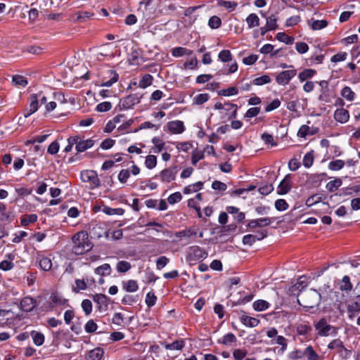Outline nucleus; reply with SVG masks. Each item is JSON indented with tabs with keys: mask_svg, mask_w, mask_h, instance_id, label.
<instances>
[{
	"mask_svg": "<svg viewBox=\"0 0 360 360\" xmlns=\"http://www.w3.org/2000/svg\"><path fill=\"white\" fill-rule=\"evenodd\" d=\"M292 188L290 176L287 174L285 178L280 182L277 188V193L278 195H285L288 193Z\"/></svg>",
	"mask_w": 360,
	"mask_h": 360,
	"instance_id": "15",
	"label": "nucleus"
},
{
	"mask_svg": "<svg viewBox=\"0 0 360 360\" xmlns=\"http://www.w3.org/2000/svg\"><path fill=\"white\" fill-rule=\"evenodd\" d=\"M210 98V95L207 93L200 94L194 97V103L197 105H201L207 102Z\"/></svg>",
	"mask_w": 360,
	"mask_h": 360,
	"instance_id": "63",
	"label": "nucleus"
},
{
	"mask_svg": "<svg viewBox=\"0 0 360 360\" xmlns=\"http://www.w3.org/2000/svg\"><path fill=\"white\" fill-rule=\"evenodd\" d=\"M13 84L18 87H25L27 85V79L22 75H16L12 78Z\"/></svg>",
	"mask_w": 360,
	"mask_h": 360,
	"instance_id": "33",
	"label": "nucleus"
},
{
	"mask_svg": "<svg viewBox=\"0 0 360 360\" xmlns=\"http://www.w3.org/2000/svg\"><path fill=\"white\" fill-rule=\"evenodd\" d=\"M219 59L223 62L226 63L232 60V55L229 50L224 49L219 53Z\"/></svg>",
	"mask_w": 360,
	"mask_h": 360,
	"instance_id": "57",
	"label": "nucleus"
},
{
	"mask_svg": "<svg viewBox=\"0 0 360 360\" xmlns=\"http://www.w3.org/2000/svg\"><path fill=\"white\" fill-rule=\"evenodd\" d=\"M131 266L129 262L127 261H120L117 262L116 269L120 273H125L131 269Z\"/></svg>",
	"mask_w": 360,
	"mask_h": 360,
	"instance_id": "56",
	"label": "nucleus"
},
{
	"mask_svg": "<svg viewBox=\"0 0 360 360\" xmlns=\"http://www.w3.org/2000/svg\"><path fill=\"white\" fill-rule=\"evenodd\" d=\"M304 356L307 358V360H319V356L314 351L311 346H307L304 349Z\"/></svg>",
	"mask_w": 360,
	"mask_h": 360,
	"instance_id": "35",
	"label": "nucleus"
},
{
	"mask_svg": "<svg viewBox=\"0 0 360 360\" xmlns=\"http://www.w3.org/2000/svg\"><path fill=\"white\" fill-rule=\"evenodd\" d=\"M82 308L86 316H89L92 311V302L88 299H85L82 302Z\"/></svg>",
	"mask_w": 360,
	"mask_h": 360,
	"instance_id": "62",
	"label": "nucleus"
},
{
	"mask_svg": "<svg viewBox=\"0 0 360 360\" xmlns=\"http://www.w3.org/2000/svg\"><path fill=\"white\" fill-rule=\"evenodd\" d=\"M237 341L236 335L232 333H229L224 335L221 339L218 340L219 344H222L226 346L231 345Z\"/></svg>",
	"mask_w": 360,
	"mask_h": 360,
	"instance_id": "26",
	"label": "nucleus"
},
{
	"mask_svg": "<svg viewBox=\"0 0 360 360\" xmlns=\"http://www.w3.org/2000/svg\"><path fill=\"white\" fill-rule=\"evenodd\" d=\"M193 53V51L187 49L184 47H176L172 51V55L174 57H181L184 55L190 56Z\"/></svg>",
	"mask_w": 360,
	"mask_h": 360,
	"instance_id": "37",
	"label": "nucleus"
},
{
	"mask_svg": "<svg viewBox=\"0 0 360 360\" xmlns=\"http://www.w3.org/2000/svg\"><path fill=\"white\" fill-rule=\"evenodd\" d=\"M307 297L309 298V301L307 304L303 305L304 307L313 308L315 306H318L321 302V295L318 290L315 289H311L310 292L307 294Z\"/></svg>",
	"mask_w": 360,
	"mask_h": 360,
	"instance_id": "11",
	"label": "nucleus"
},
{
	"mask_svg": "<svg viewBox=\"0 0 360 360\" xmlns=\"http://www.w3.org/2000/svg\"><path fill=\"white\" fill-rule=\"evenodd\" d=\"M72 241L73 243L72 252L76 255H84L89 252L93 248V244L89 239L88 234L84 231L75 233L72 238Z\"/></svg>",
	"mask_w": 360,
	"mask_h": 360,
	"instance_id": "1",
	"label": "nucleus"
},
{
	"mask_svg": "<svg viewBox=\"0 0 360 360\" xmlns=\"http://www.w3.org/2000/svg\"><path fill=\"white\" fill-rule=\"evenodd\" d=\"M218 5L224 7L229 12L234 11L238 6V3L233 1L221 0L218 2Z\"/></svg>",
	"mask_w": 360,
	"mask_h": 360,
	"instance_id": "47",
	"label": "nucleus"
},
{
	"mask_svg": "<svg viewBox=\"0 0 360 360\" xmlns=\"http://www.w3.org/2000/svg\"><path fill=\"white\" fill-rule=\"evenodd\" d=\"M339 289L341 291L349 292L352 290L353 285L350 281L349 276H344L338 282Z\"/></svg>",
	"mask_w": 360,
	"mask_h": 360,
	"instance_id": "22",
	"label": "nucleus"
},
{
	"mask_svg": "<svg viewBox=\"0 0 360 360\" xmlns=\"http://www.w3.org/2000/svg\"><path fill=\"white\" fill-rule=\"evenodd\" d=\"M208 25L212 29H217L221 25V20L219 17L213 15L209 19Z\"/></svg>",
	"mask_w": 360,
	"mask_h": 360,
	"instance_id": "60",
	"label": "nucleus"
},
{
	"mask_svg": "<svg viewBox=\"0 0 360 360\" xmlns=\"http://www.w3.org/2000/svg\"><path fill=\"white\" fill-rule=\"evenodd\" d=\"M276 39L288 45L292 44L295 40L292 37L287 35L285 32H278Z\"/></svg>",
	"mask_w": 360,
	"mask_h": 360,
	"instance_id": "46",
	"label": "nucleus"
},
{
	"mask_svg": "<svg viewBox=\"0 0 360 360\" xmlns=\"http://www.w3.org/2000/svg\"><path fill=\"white\" fill-rule=\"evenodd\" d=\"M334 118L340 123H346L349 119V111L343 108L337 109L334 112Z\"/></svg>",
	"mask_w": 360,
	"mask_h": 360,
	"instance_id": "18",
	"label": "nucleus"
},
{
	"mask_svg": "<svg viewBox=\"0 0 360 360\" xmlns=\"http://www.w3.org/2000/svg\"><path fill=\"white\" fill-rule=\"evenodd\" d=\"M178 169L176 166L171 167L163 169L160 173V180L162 182L169 183L174 181L176 178Z\"/></svg>",
	"mask_w": 360,
	"mask_h": 360,
	"instance_id": "9",
	"label": "nucleus"
},
{
	"mask_svg": "<svg viewBox=\"0 0 360 360\" xmlns=\"http://www.w3.org/2000/svg\"><path fill=\"white\" fill-rule=\"evenodd\" d=\"M46 101V96L43 91L32 94L29 97V107L24 111V117H30L38 110L40 105L45 104Z\"/></svg>",
	"mask_w": 360,
	"mask_h": 360,
	"instance_id": "3",
	"label": "nucleus"
},
{
	"mask_svg": "<svg viewBox=\"0 0 360 360\" xmlns=\"http://www.w3.org/2000/svg\"><path fill=\"white\" fill-rule=\"evenodd\" d=\"M198 229L195 227H190L187 229L181 230L179 231H176L174 233L175 238H178V241L180 240L181 238H188L191 236H195L198 235Z\"/></svg>",
	"mask_w": 360,
	"mask_h": 360,
	"instance_id": "17",
	"label": "nucleus"
},
{
	"mask_svg": "<svg viewBox=\"0 0 360 360\" xmlns=\"http://www.w3.org/2000/svg\"><path fill=\"white\" fill-rule=\"evenodd\" d=\"M342 184V180L339 178H336L335 179L328 182L326 187L328 191L334 192L339 187L341 186Z\"/></svg>",
	"mask_w": 360,
	"mask_h": 360,
	"instance_id": "48",
	"label": "nucleus"
},
{
	"mask_svg": "<svg viewBox=\"0 0 360 360\" xmlns=\"http://www.w3.org/2000/svg\"><path fill=\"white\" fill-rule=\"evenodd\" d=\"M95 273L100 276H108L111 273V267L109 264H103L95 269Z\"/></svg>",
	"mask_w": 360,
	"mask_h": 360,
	"instance_id": "39",
	"label": "nucleus"
},
{
	"mask_svg": "<svg viewBox=\"0 0 360 360\" xmlns=\"http://www.w3.org/2000/svg\"><path fill=\"white\" fill-rule=\"evenodd\" d=\"M151 142L154 145L153 147V151L155 153H159L163 150L165 143L159 137H153L151 140Z\"/></svg>",
	"mask_w": 360,
	"mask_h": 360,
	"instance_id": "38",
	"label": "nucleus"
},
{
	"mask_svg": "<svg viewBox=\"0 0 360 360\" xmlns=\"http://www.w3.org/2000/svg\"><path fill=\"white\" fill-rule=\"evenodd\" d=\"M328 348L329 349H342V350L345 351V352L346 353V354H348L349 351L345 347L344 345H343V342H342V340H340V339H335L333 340V341H331L328 345ZM347 355H345V356H343L344 358H346Z\"/></svg>",
	"mask_w": 360,
	"mask_h": 360,
	"instance_id": "34",
	"label": "nucleus"
},
{
	"mask_svg": "<svg viewBox=\"0 0 360 360\" xmlns=\"http://www.w3.org/2000/svg\"><path fill=\"white\" fill-rule=\"evenodd\" d=\"M314 156L313 150H311V151L307 153L304 155V156L303 158V160H302V164H303L304 167L306 168L311 167L314 163Z\"/></svg>",
	"mask_w": 360,
	"mask_h": 360,
	"instance_id": "49",
	"label": "nucleus"
},
{
	"mask_svg": "<svg viewBox=\"0 0 360 360\" xmlns=\"http://www.w3.org/2000/svg\"><path fill=\"white\" fill-rule=\"evenodd\" d=\"M47 303V306H46V311H51L56 307L68 305V300L60 294L53 292L51 294Z\"/></svg>",
	"mask_w": 360,
	"mask_h": 360,
	"instance_id": "5",
	"label": "nucleus"
},
{
	"mask_svg": "<svg viewBox=\"0 0 360 360\" xmlns=\"http://www.w3.org/2000/svg\"><path fill=\"white\" fill-rule=\"evenodd\" d=\"M36 307V301L31 297H25L20 302V309L25 312H30Z\"/></svg>",
	"mask_w": 360,
	"mask_h": 360,
	"instance_id": "16",
	"label": "nucleus"
},
{
	"mask_svg": "<svg viewBox=\"0 0 360 360\" xmlns=\"http://www.w3.org/2000/svg\"><path fill=\"white\" fill-rule=\"evenodd\" d=\"M266 27V31H272L276 30L278 27L277 18L274 15L267 17Z\"/></svg>",
	"mask_w": 360,
	"mask_h": 360,
	"instance_id": "42",
	"label": "nucleus"
},
{
	"mask_svg": "<svg viewBox=\"0 0 360 360\" xmlns=\"http://www.w3.org/2000/svg\"><path fill=\"white\" fill-rule=\"evenodd\" d=\"M270 307V304L264 300H258L253 302L252 307L257 311H262L267 309Z\"/></svg>",
	"mask_w": 360,
	"mask_h": 360,
	"instance_id": "30",
	"label": "nucleus"
},
{
	"mask_svg": "<svg viewBox=\"0 0 360 360\" xmlns=\"http://www.w3.org/2000/svg\"><path fill=\"white\" fill-rule=\"evenodd\" d=\"M93 300L98 304L99 311H105L108 307L109 298L103 294H96L93 296Z\"/></svg>",
	"mask_w": 360,
	"mask_h": 360,
	"instance_id": "13",
	"label": "nucleus"
},
{
	"mask_svg": "<svg viewBox=\"0 0 360 360\" xmlns=\"http://www.w3.org/2000/svg\"><path fill=\"white\" fill-rule=\"evenodd\" d=\"M11 314V311L9 310L0 309V326L4 327L7 326L9 323L8 321L11 319L8 316Z\"/></svg>",
	"mask_w": 360,
	"mask_h": 360,
	"instance_id": "53",
	"label": "nucleus"
},
{
	"mask_svg": "<svg viewBox=\"0 0 360 360\" xmlns=\"http://www.w3.org/2000/svg\"><path fill=\"white\" fill-rule=\"evenodd\" d=\"M319 85L321 86V94L319 96L320 101H327L326 97L327 96L328 89V82L326 80H321L319 82Z\"/></svg>",
	"mask_w": 360,
	"mask_h": 360,
	"instance_id": "29",
	"label": "nucleus"
},
{
	"mask_svg": "<svg viewBox=\"0 0 360 360\" xmlns=\"http://www.w3.org/2000/svg\"><path fill=\"white\" fill-rule=\"evenodd\" d=\"M98 326L93 319L89 320L84 325V330L87 333H93L96 331Z\"/></svg>",
	"mask_w": 360,
	"mask_h": 360,
	"instance_id": "61",
	"label": "nucleus"
},
{
	"mask_svg": "<svg viewBox=\"0 0 360 360\" xmlns=\"http://www.w3.org/2000/svg\"><path fill=\"white\" fill-rule=\"evenodd\" d=\"M315 328L321 336H328L333 327L329 325L326 319H321L316 324Z\"/></svg>",
	"mask_w": 360,
	"mask_h": 360,
	"instance_id": "12",
	"label": "nucleus"
},
{
	"mask_svg": "<svg viewBox=\"0 0 360 360\" xmlns=\"http://www.w3.org/2000/svg\"><path fill=\"white\" fill-rule=\"evenodd\" d=\"M224 105L225 106H224V110H225L226 111L232 110V112H231V114L229 115V119L236 118L237 116L238 105L236 104H233V103H231L229 102L225 103Z\"/></svg>",
	"mask_w": 360,
	"mask_h": 360,
	"instance_id": "51",
	"label": "nucleus"
},
{
	"mask_svg": "<svg viewBox=\"0 0 360 360\" xmlns=\"http://www.w3.org/2000/svg\"><path fill=\"white\" fill-rule=\"evenodd\" d=\"M31 336L36 346L39 347L44 344L45 338L42 333L33 330L31 332Z\"/></svg>",
	"mask_w": 360,
	"mask_h": 360,
	"instance_id": "31",
	"label": "nucleus"
},
{
	"mask_svg": "<svg viewBox=\"0 0 360 360\" xmlns=\"http://www.w3.org/2000/svg\"><path fill=\"white\" fill-rule=\"evenodd\" d=\"M319 131L316 127H309L308 125H302L297 132V136L300 138L305 139L309 135H314Z\"/></svg>",
	"mask_w": 360,
	"mask_h": 360,
	"instance_id": "19",
	"label": "nucleus"
},
{
	"mask_svg": "<svg viewBox=\"0 0 360 360\" xmlns=\"http://www.w3.org/2000/svg\"><path fill=\"white\" fill-rule=\"evenodd\" d=\"M345 162L342 160L330 161L328 164V169L332 171H338L344 167Z\"/></svg>",
	"mask_w": 360,
	"mask_h": 360,
	"instance_id": "50",
	"label": "nucleus"
},
{
	"mask_svg": "<svg viewBox=\"0 0 360 360\" xmlns=\"http://www.w3.org/2000/svg\"><path fill=\"white\" fill-rule=\"evenodd\" d=\"M246 22L249 28L257 27L259 25V18L257 14L251 13L247 17Z\"/></svg>",
	"mask_w": 360,
	"mask_h": 360,
	"instance_id": "45",
	"label": "nucleus"
},
{
	"mask_svg": "<svg viewBox=\"0 0 360 360\" xmlns=\"http://www.w3.org/2000/svg\"><path fill=\"white\" fill-rule=\"evenodd\" d=\"M208 256L207 250L199 245L189 246L185 253L186 262L190 265L193 266L198 262H202Z\"/></svg>",
	"mask_w": 360,
	"mask_h": 360,
	"instance_id": "2",
	"label": "nucleus"
},
{
	"mask_svg": "<svg viewBox=\"0 0 360 360\" xmlns=\"http://www.w3.org/2000/svg\"><path fill=\"white\" fill-rule=\"evenodd\" d=\"M340 95L348 101H352L354 99L355 94L349 86H345L340 91Z\"/></svg>",
	"mask_w": 360,
	"mask_h": 360,
	"instance_id": "44",
	"label": "nucleus"
},
{
	"mask_svg": "<svg viewBox=\"0 0 360 360\" xmlns=\"http://www.w3.org/2000/svg\"><path fill=\"white\" fill-rule=\"evenodd\" d=\"M104 350L101 347H96L90 350L86 357V360H103Z\"/></svg>",
	"mask_w": 360,
	"mask_h": 360,
	"instance_id": "20",
	"label": "nucleus"
},
{
	"mask_svg": "<svg viewBox=\"0 0 360 360\" xmlns=\"http://www.w3.org/2000/svg\"><path fill=\"white\" fill-rule=\"evenodd\" d=\"M202 186L203 183L202 181H198L195 184H192L184 187L183 192L184 194H190L201 190L202 188Z\"/></svg>",
	"mask_w": 360,
	"mask_h": 360,
	"instance_id": "27",
	"label": "nucleus"
},
{
	"mask_svg": "<svg viewBox=\"0 0 360 360\" xmlns=\"http://www.w3.org/2000/svg\"><path fill=\"white\" fill-rule=\"evenodd\" d=\"M296 74L297 70L295 68L283 70L277 75L276 77V82L279 85L285 86L296 75Z\"/></svg>",
	"mask_w": 360,
	"mask_h": 360,
	"instance_id": "7",
	"label": "nucleus"
},
{
	"mask_svg": "<svg viewBox=\"0 0 360 360\" xmlns=\"http://www.w3.org/2000/svg\"><path fill=\"white\" fill-rule=\"evenodd\" d=\"M87 288L86 283L83 279H76L75 280V286L73 287L72 290L75 293L79 292L81 290H84Z\"/></svg>",
	"mask_w": 360,
	"mask_h": 360,
	"instance_id": "59",
	"label": "nucleus"
},
{
	"mask_svg": "<svg viewBox=\"0 0 360 360\" xmlns=\"http://www.w3.org/2000/svg\"><path fill=\"white\" fill-rule=\"evenodd\" d=\"M142 96L137 94H130L120 101L119 106L121 110H127L132 108L134 105L139 103Z\"/></svg>",
	"mask_w": 360,
	"mask_h": 360,
	"instance_id": "6",
	"label": "nucleus"
},
{
	"mask_svg": "<svg viewBox=\"0 0 360 360\" xmlns=\"http://www.w3.org/2000/svg\"><path fill=\"white\" fill-rule=\"evenodd\" d=\"M111 108H112V104L109 101H104V102L100 103L96 107V110L98 112H108Z\"/></svg>",
	"mask_w": 360,
	"mask_h": 360,
	"instance_id": "64",
	"label": "nucleus"
},
{
	"mask_svg": "<svg viewBox=\"0 0 360 360\" xmlns=\"http://www.w3.org/2000/svg\"><path fill=\"white\" fill-rule=\"evenodd\" d=\"M145 165L149 169L155 168L157 165L156 156L153 155H147L146 157Z\"/></svg>",
	"mask_w": 360,
	"mask_h": 360,
	"instance_id": "55",
	"label": "nucleus"
},
{
	"mask_svg": "<svg viewBox=\"0 0 360 360\" xmlns=\"http://www.w3.org/2000/svg\"><path fill=\"white\" fill-rule=\"evenodd\" d=\"M94 145V141L89 139L86 140H80L79 143L75 146V149L78 153H82L91 148Z\"/></svg>",
	"mask_w": 360,
	"mask_h": 360,
	"instance_id": "23",
	"label": "nucleus"
},
{
	"mask_svg": "<svg viewBox=\"0 0 360 360\" xmlns=\"http://www.w3.org/2000/svg\"><path fill=\"white\" fill-rule=\"evenodd\" d=\"M185 346L184 340H177L172 343H165L163 347L167 350H181Z\"/></svg>",
	"mask_w": 360,
	"mask_h": 360,
	"instance_id": "25",
	"label": "nucleus"
},
{
	"mask_svg": "<svg viewBox=\"0 0 360 360\" xmlns=\"http://www.w3.org/2000/svg\"><path fill=\"white\" fill-rule=\"evenodd\" d=\"M275 218L274 217H264L258 218L255 219L250 220L247 224V227L249 229H255L257 227H264L270 225L274 221Z\"/></svg>",
	"mask_w": 360,
	"mask_h": 360,
	"instance_id": "10",
	"label": "nucleus"
},
{
	"mask_svg": "<svg viewBox=\"0 0 360 360\" xmlns=\"http://www.w3.org/2000/svg\"><path fill=\"white\" fill-rule=\"evenodd\" d=\"M237 94H238V89L236 86H231L218 91V95L221 96H231Z\"/></svg>",
	"mask_w": 360,
	"mask_h": 360,
	"instance_id": "43",
	"label": "nucleus"
},
{
	"mask_svg": "<svg viewBox=\"0 0 360 360\" xmlns=\"http://www.w3.org/2000/svg\"><path fill=\"white\" fill-rule=\"evenodd\" d=\"M168 130L171 134H179L185 131L184 124L181 120L170 121L167 123Z\"/></svg>",
	"mask_w": 360,
	"mask_h": 360,
	"instance_id": "14",
	"label": "nucleus"
},
{
	"mask_svg": "<svg viewBox=\"0 0 360 360\" xmlns=\"http://www.w3.org/2000/svg\"><path fill=\"white\" fill-rule=\"evenodd\" d=\"M39 266L44 271H50L53 266L51 259L46 256H40L37 258Z\"/></svg>",
	"mask_w": 360,
	"mask_h": 360,
	"instance_id": "21",
	"label": "nucleus"
},
{
	"mask_svg": "<svg viewBox=\"0 0 360 360\" xmlns=\"http://www.w3.org/2000/svg\"><path fill=\"white\" fill-rule=\"evenodd\" d=\"M123 288L129 292H134L138 290L139 285L136 281L129 280L123 283Z\"/></svg>",
	"mask_w": 360,
	"mask_h": 360,
	"instance_id": "36",
	"label": "nucleus"
},
{
	"mask_svg": "<svg viewBox=\"0 0 360 360\" xmlns=\"http://www.w3.org/2000/svg\"><path fill=\"white\" fill-rule=\"evenodd\" d=\"M328 24V21L326 20H316L311 22V27L314 30H319L327 27Z\"/></svg>",
	"mask_w": 360,
	"mask_h": 360,
	"instance_id": "54",
	"label": "nucleus"
},
{
	"mask_svg": "<svg viewBox=\"0 0 360 360\" xmlns=\"http://www.w3.org/2000/svg\"><path fill=\"white\" fill-rule=\"evenodd\" d=\"M81 180L84 183H90L89 189L93 190L101 185L98 174L94 170H84L80 173Z\"/></svg>",
	"mask_w": 360,
	"mask_h": 360,
	"instance_id": "4",
	"label": "nucleus"
},
{
	"mask_svg": "<svg viewBox=\"0 0 360 360\" xmlns=\"http://www.w3.org/2000/svg\"><path fill=\"white\" fill-rule=\"evenodd\" d=\"M308 285V278L306 276H302L298 278L296 283L292 285L290 291L293 295H299Z\"/></svg>",
	"mask_w": 360,
	"mask_h": 360,
	"instance_id": "8",
	"label": "nucleus"
},
{
	"mask_svg": "<svg viewBox=\"0 0 360 360\" xmlns=\"http://www.w3.org/2000/svg\"><path fill=\"white\" fill-rule=\"evenodd\" d=\"M153 77L150 74L144 75L139 82V86L141 89H146L153 83Z\"/></svg>",
	"mask_w": 360,
	"mask_h": 360,
	"instance_id": "40",
	"label": "nucleus"
},
{
	"mask_svg": "<svg viewBox=\"0 0 360 360\" xmlns=\"http://www.w3.org/2000/svg\"><path fill=\"white\" fill-rule=\"evenodd\" d=\"M38 216L36 214H25L20 219V224L22 226H27L30 224L37 221Z\"/></svg>",
	"mask_w": 360,
	"mask_h": 360,
	"instance_id": "32",
	"label": "nucleus"
},
{
	"mask_svg": "<svg viewBox=\"0 0 360 360\" xmlns=\"http://www.w3.org/2000/svg\"><path fill=\"white\" fill-rule=\"evenodd\" d=\"M157 301V297L153 291L148 292L146 297V304L148 307L150 308L154 306Z\"/></svg>",
	"mask_w": 360,
	"mask_h": 360,
	"instance_id": "58",
	"label": "nucleus"
},
{
	"mask_svg": "<svg viewBox=\"0 0 360 360\" xmlns=\"http://www.w3.org/2000/svg\"><path fill=\"white\" fill-rule=\"evenodd\" d=\"M241 323L247 327L254 328L258 326L259 321L254 317L242 315L240 317Z\"/></svg>",
	"mask_w": 360,
	"mask_h": 360,
	"instance_id": "24",
	"label": "nucleus"
},
{
	"mask_svg": "<svg viewBox=\"0 0 360 360\" xmlns=\"http://www.w3.org/2000/svg\"><path fill=\"white\" fill-rule=\"evenodd\" d=\"M271 82V77L267 75H264L261 77H257L253 79L252 84L256 86H262L269 84Z\"/></svg>",
	"mask_w": 360,
	"mask_h": 360,
	"instance_id": "52",
	"label": "nucleus"
},
{
	"mask_svg": "<svg viewBox=\"0 0 360 360\" xmlns=\"http://www.w3.org/2000/svg\"><path fill=\"white\" fill-rule=\"evenodd\" d=\"M108 72L110 74V75H109L110 79L108 81H105V82H103L101 84V86L110 87L113 84H115V82H117V80L119 79V75L113 70H110Z\"/></svg>",
	"mask_w": 360,
	"mask_h": 360,
	"instance_id": "28",
	"label": "nucleus"
},
{
	"mask_svg": "<svg viewBox=\"0 0 360 360\" xmlns=\"http://www.w3.org/2000/svg\"><path fill=\"white\" fill-rule=\"evenodd\" d=\"M316 74V70L312 69H304L303 71L299 73L298 78L300 82H304L308 79L312 78Z\"/></svg>",
	"mask_w": 360,
	"mask_h": 360,
	"instance_id": "41",
	"label": "nucleus"
}]
</instances>
